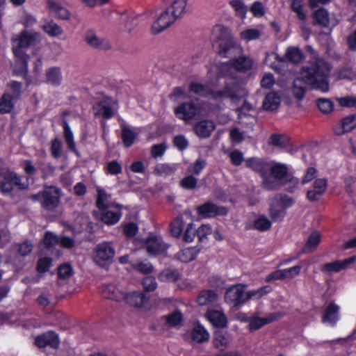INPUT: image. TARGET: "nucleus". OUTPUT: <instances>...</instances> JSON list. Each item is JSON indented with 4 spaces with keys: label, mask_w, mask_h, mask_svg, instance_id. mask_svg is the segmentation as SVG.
Returning <instances> with one entry per match:
<instances>
[{
    "label": "nucleus",
    "mask_w": 356,
    "mask_h": 356,
    "mask_svg": "<svg viewBox=\"0 0 356 356\" xmlns=\"http://www.w3.org/2000/svg\"><path fill=\"white\" fill-rule=\"evenodd\" d=\"M275 320L276 317L274 314H271L268 317H251L249 321V329L250 331L257 330L262 327L264 325L272 323Z\"/></svg>",
    "instance_id": "obj_28"
},
{
    "label": "nucleus",
    "mask_w": 356,
    "mask_h": 356,
    "mask_svg": "<svg viewBox=\"0 0 356 356\" xmlns=\"http://www.w3.org/2000/svg\"><path fill=\"white\" fill-rule=\"evenodd\" d=\"M327 187V179L325 178H317L313 183V188L320 192L322 195H324L325 193Z\"/></svg>",
    "instance_id": "obj_60"
},
{
    "label": "nucleus",
    "mask_w": 356,
    "mask_h": 356,
    "mask_svg": "<svg viewBox=\"0 0 356 356\" xmlns=\"http://www.w3.org/2000/svg\"><path fill=\"white\" fill-rule=\"evenodd\" d=\"M229 157L231 163L234 166H239L245 160L244 159L243 154L238 149L232 150L229 153Z\"/></svg>",
    "instance_id": "obj_57"
},
{
    "label": "nucleus",
    "mask_w": 356,
    "mask_h": 356,
    "mask_svg": "<svg viewBox=\"0 0 356 356\" xmlns=\"http://www.w3.org/2000/svg\"><path fill=\"white\" fill-rule=\"evenodd\" d=\"M163 282H175L179 279V273L175 269H165L159 275Z\"/></svg>",
    "instance_id": "obj_48"
},
{
    "label": "nucleus",
    "mask_w": 356,
    "mask_h": 356,
    "mask_svg": "<svg viewBox=\"0 0 356 356\" xmlns=\"http://www.w3.org/2000/svg\"><path fill=\"white\" fill-rule=\"evenodd\" d=\"M215 128L216 124L213 121L202 119V138L210 136Z\"/></svg>",
    "instance_id": "obj_56"
},
{
    "label": "nucleus",
    "mask_w": 356,
    "mask_h": 356,
    "mask_svg": "<svg viewBox=\"0 0 356 356\" xmlns=\"http://www.w3.org/2000/svg\"><path fill=\"white\" fill-rule=\"evenodd\" d=\"M83 39L86 44L93 49L106 51L111 48L110 42L99 35L94 29H88L84 33Z\"/></svg>",
    "instance_id": "obj_10"
},
{
    "label": "nucleus",
    "mask_w": 356,
    "mask_h": 356,
    "mask_svg": "<svg viewBox=\"0 0 356 356\" xmlns=\"http://www.w3.org/2000/svg\"><path fill=\"white\" fill-rule=\"evenodd\" d=\"M290 7L291 10L297 14L300 20L305 21L306 19V14L304 12L301 0H292Z\"/></svg>",
    "instance_id": "obj_52"
},
{
    "label": "nucleus",
    "mask_w": 356,
    "mask_h": 356,
    "mask_svg": "<svg viewBox=\"0 0 356 356\" xmlns=\"http://www.w3.org/2000/svg\"><path fill=\"white\" fill-rule=\"evenodd\" d=\"M145 246L149 255H158L164 253L168 246L161 237L151 236L145 240Z\"/></svg>",
    "instance_id": "obj_14"
},
{
    "label": "nucleus",
    "mask_w": 356,
    "mask_h": 356,
    "mask_svg": "<svg viewBox=\"0 0 356 356\" xmlns=\"http://www.w3.org/2000/svg\"><path fill=\"white\" fill-rule=\"evenodd\" d=\"M63 137L65 139V141L69 148L71 151L74 152L77 156H79V153L78 150L76 148V145L74 140V136L73 133L70 127L69 124L67 121H64L63 123Z\"/></svg>",
    "instance_id": "obj_35"
},
{
    "label": "nucleus",
    "mask_w": 356,
    "mask_h": 356,
    "mask_svg": "<svg viewBox=\"0 0 356 356\" xmlns=\"http://www.w3.org/2000/svg\"><path fill=\"white\" fill-rule=\"evenodd\" d=\"M42 28L51 37H58L63 33V28L52 19H45Z\"/></svg>",
    "instance_id": "obj_30"
},
{
    "label": "nucleus",
    "mask_w": 356,
    "mask_h": 356,
    "mask_svg": "<svg viewBox=\"0 0 356 356\" xmlns=\"http://www.w3.org/2000/svg\"><path fill=\"white\" fill-rule=\"evenodd\" d=\"M97 196L96 200V205L99 210L104 209L106 207L111 205L109 204L111 195L108 194L104 189L97 187Z\"/></svg>",
    "instance_id": "obj_41"
},
{
    "label": "nucleus",
    "mask_w": 356,
    "mask_h": 356,
    "mask_svg": "<svg viewBox=\"0 0 356 356\" xmlns=\"http://www.w3.org/2000/svg\"><path fill=\"white\" fill-rule=\"evenodd\" d=\"M136 137L137 134L131 129L126 127H123L122 128L121 138L123 144L126 147H129L131 146L134 144Z\"/></svg>",
    "instance_id": "obj_44"
},
{
    "label": "nucleus",
    "mask_w": 356,
    "mask_h": 356,
    "mask_svg": "<svg viewBox=\"0 0 356 356\" xmlns=\"http://www.w3.org/2000/svg\"><path fill=\"white\" fill-rule=\"evenodd\" d=\"M316 104L318 109L325 114L331 113L334 109V104L330 99L318 98Z\"/></svg>",
    "instance_id": "obj_49"
},
{
    "label": "nucleus",
    "mask_w": 356,
    "mask_h": 356,
    "mask_svg": "<svg viewBox=\"0 0 356 356\" xmlns=\"http://www.w3.org/2000/svg\"><path fill=\"white\" fill-rule=\"evenodd\" d=\"M228 211L227 207L218 206L212 202H207L202 204V218L225 216L227 215Z\"/></svg>",
    "instance_id": "obj_20"
},
{
    "label": "nucleus",
    "mask_w": 356,
    "mask_h": 356,
    "mask_svg": "<svg viewBox=\"0 0 356 356\" xmlns=\"http://www.w3.org/2000/svg\"><path fill=\"white\" fill-rule=\"evenodd\" d=\"M188 0H173L171 5L168 7L172 13L179 19L187 12Z\"/></svg>",
    "instance_id": "obj_33"
},
{
    "label": "nucleus",
    "mask_w": 356,
    "mask_h": 356,
    "mask_svg": "<svg viewBox=\"0 0 356 356\" xmlns=\"http://www.w3.org/2000/svg\"><path fill=\"white\" fill-rule=\"evenodd\" d=\"M247 301L245 285L237 284L228 287L225 293V302L232 309L241 307Z\"/></svg>",
    "instance_id": "obj_7"
},
{
    "label": "nucleus",
    "mask_w": 356,
    "mask_h": 356,
    "mask_svg": "<svg viewBox=\"0 0 356 356\" xmlns=\"http://www.w3.org/2000/svg\"><path fill=\"white\" fill-rule=\"evenodd\" d=\"M281 99L277 92L268 93L263 101L262 107L266 111H273L276 110L280 104Z\"/></svg>",
    "instance_id": "obj_27"
},
{
    "label": "nucleus",
    "mask_w": 356,
    "mask_h": 356,
    "mask_svg": "<svg viewBox=\"0 0 356 356\" xmlns=\"http://www.w3.org/2000/svg\"><path fill=\"white\" fill-rule=\"evenodd\" d=\"M269 171L270 172V177L275 180L280 184V181L286 178L288 175V168L286 164L277 163L273 165L270 163Z\"/></svg>",
    "instance_id": "obj_25"
},
{
    "label": "nucleus",
    "mask_w": 356,
    "mask_h": 356,
    "mask_svg": "<svg viewBox=\"0 0 356 356\" xmlns=\"http://www.w3.org/2000/svg\"><path fill=\"white\" fill-rule=\"evenodd\" d=\"M197 179L193 175H188L181 181V186L185 189H193L197 185Z\"/></svg>",
    "instance_id": "obj_61"
},
{
    "label": "nucleus",
    "mask_w": 356,
    "mask_h": 356,
    "mask_svg": "<svg viewBox=\"0 0 356 356\" xmlns=\"http://www.w3.org/2000/svg\"><path fill=\"white\" fill-rule=\"evenodd\" d=\"M93 108L95 111V115L109 119L114 115L115 111L117 109V104L111 99H105L96 104Z\"/></svg>",
    "instance_id": "obj_15"
},
{
    "label": "nucleus",
    "mask_w": 356,
    "mask_h": 356,
    "mask_svg": "<svg viewBox=\"0 0 356 356\" xmlns=\"http://www.w3.org/2000/svg\"><path fill=\"white\" fill-rule=\"evenodd\" d=\"M177 19V17L167 8L153 22L150 31L153 35H156L173 24Z\"/></svg>",
    "instance_id": "obj_11"
},
{
    "label": "nucleus",
    "mask_w": 356,
    "mask_h": 356,
    "mask_svg": "<svg viewBox=\"0 0 356 356\" xmlns=\"http://www.w3.org/2000/svg\"><path fill=\"white\" fill-rule=\"evenodd\" d=\"M285 213V209L277 203H272L269 209V215L273 221H278Z\"/></svg>",
    "instance_id": "obj_50"
},
{
    "label": "nucleus",
    "mask_w": 356,
    "mask_h": 356,
    "mask_svg": "<svg viewBox=\"0 0 356 356\" xmlns=\"http://www.w3.org/2000/svg\"><path fill=\"white\" fill-rule=\"evenodd\" d=\"M242 90L241 83L236 79L227 81L222 90L209 89L207 94L216 101L224 99L236 100L240 98V92Z\"/></svg>",
    "instance_id": "obj_5"
},
{
    "label": "nucleus",
    "mask_w": 356,
    "mask_h": 356,
    "mask_svg": "<svg viewBox=\"0 0 356 356\" xmlns=\"http://www.w3.org/2000/svg\"><path fill=\"white\" fill-rule=\"evenodd\" d=\"M231 59L233 70L238 73H248L253 69L254 61L249 56L242 55Z\"/></svg>",
    "instance_id": "obj_16"
},
{
    "label": "nucleus",
    "mask_w": 356,
    "mask_h": 356,
    "mask_svg": "<svg viewBox=\"0 0 356 356\" xmlns=\"http://www.w3.org/2000/svg\"><path fill=\"white\" fill-rule=\"evenodd\" d=\"M355 260V256H353L343 260H336L333 262L325 263L321 266L320 270L323 273H338L346 269Z\"/></svg>",
    "instance_id": "obj_17"
},
{
    "label": "nucleus",
    "mask_w": 356,
    "mask_h": 356,
    "mask_svg": "<svg viewBox=\"0 0 356 356\" xmlns=\"http://www.w3.org/2000/svg\"><path fill=\"white\" fill-rule=\"evenodd\" d=\"M331 66L328 62L317 58L302 67L300 78H296L293 83L292 93L294 97L302 100L305 97L307 87L310 86L312 89L327 92L330 90L329 76Z\"/></svg>",
    "instance_id": "obj_1"
},
{
    "label": "nucleus",
    "mask_w": 356,
    "mask_h": 356,
    "mask_svg": "<svg viewBox=\"0 0 356 356\" xmlns=\"http://www.w3.org/2000/svg\"><path fill=\"white\" fill-rule=\"evenodd\" d=\"M14 248L22 256L24 257L31 252L33 245L31 242L26 241L22 243L15 245Z\"/></svg>",
    "instance_id": "obj_58"
},
{
    "label": "nucleus",
    "mask_w": 356,
    "mask_h": 356,
    "mask_svg": "<svg viewBox=\"0 0 356 356\" xmlns=\"http://www.w3.org/2000/svg\"><path fill=\"white\" fill-rule=\"evenodd\" d=\"M15 186L24 188L20 178L14 172L6 168H0V191L3 193H9Z\"/></svg>",
    "instance_id": "obj_8"
},
{
    "label": "nucleus",
    "mask_w": 356,
    "mask_h": 356,
    "mask_svg": "<svg viewBox=\"0 0 356 356\" xmlns=\"http://www.w3.org/2000/svg\"><path fill=\"white\" fill-rule=\"evenodd\" d=\"M61 195L62 193L60 188L51 186L33 195L32 198L40 200L44 209L51 211L58 206Z\"/></svg>",
    "instance_id": "obj_6"
},
{
    "label": "nucleus",
    "mask_w": 356,
    "mask_h": 356,
    "mask_svg": "<svg viewBox=\"0 0 356 356\" xmlns=\"http://www.w3.org/2000/svg\"><path fill=\"white\" fill-rule=\"evenodd\" d=\"M204 316L216 329H225L228 327V318L222 308L208 309Z\"/></svg>",
    "instance_id": "obj_12"
},
{
    "label": "nucleus",
    "mask_w": 356,
    "mask_h": 356,
    "mask_svg": "<svg viewBox=\"0 0 356 356\" xmlns=\"http://www.w3.org/2000/svg\"><path fill=\"white\" fill-rule=\"evenodd\" d=\"M236 43L231 38L219 40L218 54L222 58H227L229 51L236 47Z\"/></svg>",
    "instance_id": "obj_34"
},
{
    "label": "nucleus",
    "mask_w": 356,
    "mask_h": 356,
    "mask_svg": "<svg viewBox=\"0 0 356 356\" xmlns=\"http://www.w3.org/2000/svg\"><path fill=\"white\" fill-rule=\"evenodd\" d=\"M115 255V249L110 242L104 241L96 245L94 249L93 261L99 266H104L111 260Z\"/></svg>",
    "instance_id": "obj_9"
},
{
    "label": "nucleus",
    "mask_w": 356,
    "mask_h": 356,
    "mask_svg": "<svg viewBox=\"0 0 356 356\" xmlns=\"http://www.w3.org/2000/svg\"><path fill=\"white\" fill-rule=\"evenodd\" d=\"M260 36L261 32L257 29H248L241 33V38L247 41L259 39Z\"/></svg>",
    "instance_id": "obj_54"
},
{
    "label": "nucleus",
    "mask_w": 356,
    "mask_h": 356,
    "mask_svg": "<svg viewBox=\"0 0 356 356\" xmlns=\"http://www.w3.org/2000/svg\"><path fill=\"white\" fill-rule=\"evenodd\" d=\"M232 59L227 62L220 63L217 67V75L219 78H225L232 74L233 67L231 65Z\"/></svg>",
    "instance_id": "obj_51"
},
{
    "label": "nucleus",
    "mask_w": 356,
    "mask_h": 356,
    "mask_svg": "<svg viewBox=\"0 0 356 356\" xmlns=\"http://www.w3.org/2000/svg\"><path fill=\"white\" fill-rule=\"evenodd\" d=\"M356 128V113L350 114L343 118L334 127L335 135L342 136Z\"/></svg>",
    "instance_id": "obj_18"
},
{
    "label": "nucleus",
    "mask_w": 356,
    "mask_h": 356,
    "mask_svg": "<svg viewBox=\"0 0 356 356\" xmlns=\"http://www.w3.org/2000/svg\"><path fill=\"white\" fill-rule=\"evenodd\" d=\"M200 249L194 247L186 248L179 252L176 257L181 262L188 263L193 261L199 254Z\"/></svg>",
    "instance_id": "obj_39"
},
{
    "label": "nucleus",
    "mask_w": 356,
    "mask_h": 356,
    "mask_svg": "<svg viewBox=\"0 0 356 356\" xmlns=\"http://www.w3.org/2000/svg\"><path fill=\"white\" fill-rule=\"evenodd\" d=\"M314 24L327 27L330 24L329 14L326 9L321 8L313 13Z\"/></svg>",
    "instance_id": "obj_38"
},
{
    "label": "nucleus",
    "mask_w": 356,
    "mask_h": 356,
    "mask_svg": "<svg viewBox=\"0 0 356 356\" xmlns=\"http://www.w3.org/2000/svg\"><path fill=\"white\" fill-rule=\"evenodd\" d=\"M63 145L61 140L56 138L51 141L50 151L52 156L56 158H60L62 156Z\"/></svg>",
    "instance_id": "obj_55"
},
{
    "label": "nucleus",
    "mask_w": 356,
    "mask_h": 356,
    "mask_svg": "<svg viewBox=\"0 0 356 356\" xmlns=\"http://www.w3.org/2000/svg\"><path fill=\"white\" fill-rule=\"evenodd\" d=\"M229 5L235 11L236 15L244 19L247 13V6L241 0H231Z\"/></svg>",
    "instance_id": "obj_47"
},
{
    "label": "nucleus",
    "mask_w": 356,
    "mask_h": 356,
    "mask_svg": "<svg viewBox=\"0 0 356 356\" xmlns=\"http://www.w3.org/2000/svg\"><path fill=\"white\" fill-rule=\"evenodd\" d=\"M51 263V259L48 257H44L39 259L37 264V270L39 273H44L49 270Z\"/></svg>",
    "instance_id": "obj_64"
},
{
    "label": "nucleus",
    "mask_w": 356,
    "mask_h": 356,
    "mask_svg": "<svg viewBox=\"0 0 356 356\" xmlns=\"http://www.w3.org/2000/svg\"><path fill=\"white\" fill-rule=\"evenodd\" d=\"M99 211L102 221L109 225L116 224L122 216L121 209L117 205L112 204Z\"/></svg>",
    "instance_id": "obj_19"
},
{
    "label": "nucleus",
    "mask_w": 356,
    "mask_h": 356,
    "mask_svg": "<svg viewBox=\"0 0 356 356\" xmlns=\"http://www.w3.org/2000/svg\"><path fill=\"white\" fill-rule=\"evenodd\" d=\"M47 7L54 17L62 20L70 19L71 14L70 11L60 3L53 0H48Z\"/></svg>",
    "instance_id": "obj_23"
},
{
    "label": "nucleus",
    "mask_w": 356,
    "mask_h": 356,
    "mask_svg": "<svg viewBox=\"0 0 356 356\" xmlns=\"http://www.w3.org/2000/svg\"><path fill=\"white\" fill-rule=\"evenodd\" d=\"M269 140L270 144L274 147L285 148L289 145L288 140L284 139L283 136L279 134H271Z\"/></svg>",
    "instance_id": "obj_53"
},
{
    "label": "nucleus",
    "mask_w": 356,
    "mask_h": 356,
    "mask_svg": "<svg viewBox=\"0 0 356 356\" xmlns=\"http://www.w3.org/2000/svg\"><path fill=\"white\" fill-rule=\"evenodd\" d=\"M163 320L165 321V324L168 327H177L180 326L183 321V314L179 310H176L168 315L162 317Z\"/></svg>",
    "instance_id": "obj_37"
},
{
    "label": "nucleus",
    "mask_w": 356,
    "mask_h": 356,
    "mask_svg": "<svg viewBox=\"0 0 356 356\" xmlns=\"http://www.w3.org/2000/svg\"><path fill=\"white\" fill-rule=\"evenodd\" d=\"M35 343L38 348L50 346L58 348L60 344L58 336L54 332H47L38 336L35 339Z\"/></svg>",
    "instance_id": "obj_21"
},
{
    "label": "nucleus",
    "mask_w": 356,
    "mask_h": 356,
    "mask_svg": "<svg viewBox=\"0 0 356 356\" xmlns=\"http://www.w3.org/2000/svg\"><path fill=\"white\" fill-rule=\"evenodd\" d=\"M14 99L8 93H4L0 98V113H7L11 111L14 106Z\"/></svg>",
    "instance_id": "obj_43"
},
{
    "label": "nucleus",
    "mask_w": 356,
    "mask_h": 356,
    "mask_svg": "<svg viewBox=\"0 0 356 356\" xmlns=\"http://www.w3.org/2000/svg\"><path fill=\"white\" fill-rule=\"evenodd\" d=\"M271 226V221L264 215L259 216L252 223L253 229L259 232H266L270 229Z\"/></svg>",
    "instance_id": "obj_42"
},
{
    "label": "nucleus",
    "mask_w": 356,
    "mask_h": 356,
    "mask_svg": "<svg viewBox=\"0 0 356 356\" xmlns=\"http://www.w3.org/2000/svg\"><path fill=\"white\" fill-rule=\"evenodd\" d=\"M318 171L314 167H309L307 169L305 175L303 176L301 183L306 184L313 180L317 175Z\"/></svg>",
    "instance_id": "obj_63"
},
{
    "label": "nucleus",
    "mask_w": 356,
    "mask_h": 356,
    "mask_svg": "<svg viewBox=\"0 0 356 356\" xmlns=\"http://www.w3.org/2000/svg\"><path fill=\"white\" fill-rule=\"evenodd\" d=\"M142 284L144 289L147 291H153L156 289L157 286L155 278L150 276L144 278Z\"/></svg>",
    "instance_id": "obj_62"
},
{
    "label": "nucleus",
    "mask_w": 356,
    "mask_h": 356,
    "mask_svg": "<svg viewBox=\"0 0 356 356\" xmlns=\"http://www.w3.org/2000/svg\"><path fill=\"white\" fill-rule=\"evenodd\" d=\"M40 35L35 32L24 31L11 39L12 50L17 58L16 65H18L16 72L22 73L26 72L28 67L29 56L26 49L35 45L40 40Z\"/></svg>",
    "instance_id": "obj_2"
},
{
    "label": "nucleus",
    "mask_w": 356,
    "mask_h": 356,
    "mask_svg": "<svg viewBox=\"0 0 356 356\" xmlns=\"http://www.w3.org/2000/svg\"><path fill=\"white\" fill-rule=\"evenodd\" d=\"M321 236L316 232H312L309 236L305 245L303 246L301 253H311L316 250L321 242Z\"/></svg>",
    "instance_id": "obj_29"
},
{
    "label": "nucleus",
    "mask_w": 356,
    "mask_h": 356,
    "mask_svg": "<svg viewBox=\"0 0 356 356\" xmlns=\"http://www.w3.org/2000/svg\"><path fill=\"white\" fill-rule=\"evenodd\" d=\"M184 220L181 215L178 216L170 224V232L175 237H179L182 233Z\"/></svg>",
    "instance_id": "obj_46"
},
{
    "label": "nucleus",
    "mask_w": 356,
    "mask_h": 356,
    "mask_svg": "<svg viewBox=\"0 0 356 356\" xmlns=\"http://www.w3.org/2000/svg\"><path fill=\"white\" fill-rule=\"evenodd\" d=\"M152 14V10L141 14H136L134 13H127L122 16V20L124 22L125 29L129 32H131L140 22L148 19Z\"/></svg>",
    "instance_id": "obj_13"
},
{
    "label": "nucleus",
    "mask_w": 356,
    "mask_h": 356,
    "mask_svg": "<svg viewBox=\"0 0 356 356\" xmlns=\"http://www.w3.org/2000/svg\"><path fill=\"white\" fill-rule=\"evenodd\" d=\"M101 293L103 298L116 302L124 300L125 292L113 284H106L102 286Z\"/></svg>",
    "instance_id": "obj_22"
},
{
    "label": "nucleus",
    "mask_w": 356,
    "mask_h": 356,
    "mask_svg": "<svg viewBox=\"0 0 356 356\" xmlns=\"http://www.w3.org/2000/svg\"><path fill=\"white\" fill-rule=\"evenodd\" d=\"M177 168V164L175 163H159L155 166L154 172L159 176H169L173 175Z\"/></svg>",
    "instance_id": "obj_40"
},
{
    "label": "nucleus",
    "mask_w": 356,
    "mask_h": 356,
    "mask_svg": "<svg viewBox=\"0 0 356 356\" xmlns=\"http://www.w3.org/2000/svg\"><path fill=\"white\" fill-rule=\"evenodd\" d=\"M222 329H216L213 333L212 343L214 348L218 349L220 347L227 348L229 345V342L227 338V332L222 330Z\"/></svg>",
    "instance_id": "obj_31"
},
{
    "label": "nucleus",
    "mask_w": 356,
    "mask_h": 356,
    "mask_svg": "<svg viewBox=\"0 0 356 356\" xmlns=\"http://www.w3.org/2000/svg\"><path fill=\"white\" fill-rule=\"evenodd\" d=\"M276 197L277 203L285 210L291 207L294 202L293 199L286 194H280Z\"/></svg>",
    "instance_id": "obj_59"
},
{
    "label": "nucleus",
    "mask_w": 356,
    "mask_h": 356,
    "mask_svg": "<svg viewBox=\"0 0 356 356\" xmlns=\"http://www.w3.org/2000/svg\"><path fill=\"white\" fill-rule=\"evenodd\" d=\"M284 56L288 61L296 64L300 63L305 58L302 51L298 47H288Z\"/></svg>",
    "instance_id": "obj_36"
},
{
    "label": "nucleus",
    "mask_w": 356,
    "mask_h": 356,
    "mask_svg": "<svg viewBox=\"0 0 356 356\" xmlns=\"http://www.w3.org/2000/svg\"><path fill=\"white\" fill-rule=\"evenodd\" d=\"M339 307L334 302H330L323 314V321L328 322L332 326L335 325L339 319Z\"/></svg>",
    "instance_id": "obj_24"
},
{
    "label": "nucleus",
    "mask_w": 356,
    "mask_h": 356,
    "mask_svg": "<svg viewBox=\"0 0 356 356\" xmlns=\"http://www.w3.org/2000/svg\"><path fill=\"white\" fill-rule=\"evenodd\" d=\"M63 80V76L60 68L58 67H53L46 71V81L48 83L58 86Z\"/></svg>",
    "instance_id": "obj_32"
},
{
    "label": "nucleus",
    "mask_w": 356,
    "mask_h": 356,
    "mask_svg": "<svg viewBox=\"0 0 356 356\" xmlns=\"http://www.w3.org/2000/svg\"><path fill=\"white\" fill-rule=\"evenodd\" d=\"M202 305H215L218 300V296L214 290H202Z\"/></svg>",
    "instance_id": "obj_45"
},
{
    "label": "nucleus",
    "mask_w": 356,
    "mask_h": 356,
    "mask_svg": "<svg viewBox=\"0 0 356 356\" xmlns=\"http://www.w3.org/2000/svg\"><path fill=\"white\" fill-rule=\"evenodd\" d=\"M188 97L190 102L184 103L175 108L177 116L185 121L198 119L200 114V84L191 82L189 86Z\"/></svg>",
    "instance_id": "obj_3"
},
{
    "label": "nucleus",
    "mask_w": 356,
    "mask_h": 356,
    "mask_svg": "<svg viewBox=\"0 0 356 356\" xmlns=\"http://www.w3.org/2000/svg\"><path fill=\"white\" fill-rule=\"evenodd\" d=\"M148 298L146 296L139 291H133L129 294L125 293V298L124 300L127 304L135 307H141L147 302Z\"/></svg>",
    "instance_id": "obj_26"
},
{
    "label": "nucleus",
    "mask_w": 356,
    "mask_h": 356,
    "mask_svg": "<svg viewBox=\"0 0 356 356\" xmlns=\"http://www.w3.org/2000/svg\"><path fill=\"white\" fill-rule=\"evenodd\" d=\"M270 163V161L263 157L252 156L245 160V166L261 177L262 187L267 191H274L279 188V184L268 175Z\"/></svg>",
    "instance_id": "obj_4"
}]
</instances>
